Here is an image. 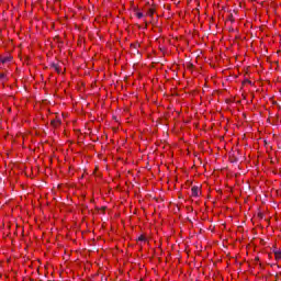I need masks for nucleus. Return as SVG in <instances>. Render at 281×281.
<instances>
[{"label": "nucleus", "instance_id": "f257e3e1", "mask_svg": "<svg viewBox=\"0 0 281 281\" xmlns=\"http://www.w3.org/2000/svg\"><path fill=\"white\" fill-rule=\"evenodd\" d=\"M60 65H63V64L53 63V64H50V67H52V69H54L57 74H63V69H61L63 66H60Z\"/></svg>", "mask_w": 281, "mask_h": 281}, {"label": "nucleus", "instance_id": "f03ea898", "mask_svg": "<svg viewBox=\"0 0 281 281\" xmlns=\"http://www.w3.org/2000/svg\"><path fill=\"white\" fill-rule=\"evenodd\" d=\"M199 187L194 186L191 189V196H199Z\"/></svg>", "mask_w": 281, "mask_h": 281}, {"label": "nucleus", "instance_id": "7ed1b4c3", "mask_svg": "<svg viewBox=\"0 0 281 281\" xmlns=\"http://www.w3.org/2000/svg\"><path fill=\"white\" fill-rule=\"evenodd\" d=\"M10 60H12V57H10V56L2 57V58H1V63H2L3 65H5V63H10Z\"/></svg>", "mask_w": 281, "mask_h": 281}, {"label": "nucleus", "instance_id": "20e7f679", "mask_svg": "<svg viewBox=\"0 0 281 281\" xmlns=\"http://www.w3.org/2000/svg\"><path fill=\"white\" fill-rule=\"evenodd\" d=\"M50 124L56 128L57 126H60V120H53Z\"/></svg>", "mask_w": 281, "mask_h": 281}, {"label": "nucleus", "instance_id": "39448f33", "mask_svg": "<svg viewBox=\"0 0 281 281\" xmlns=\"http://www.w3.org/2000/svg\"><path fill=\"white\" fill-rule=\"evenodd\" d=\"M138 240H140V241H143V243H146V237H145L144 235H140V236L138 237Z\"/></svg>", "mask_w": 281, "mask_h": 281}, {"label": "nucleus", "instance_id": "423d86ee", "mask_svg": "<svg viewBox=\"0 0 281 281\" xmlns=\"http://www.w3.org/2000/svg\"><path fill=\"white\" fill-rule=\"evenodd\" d=\"M274 256L276 258H281V251L280 250L274 251Z\"/></svg>", "mask_w": 281, "mask_h": 281}, {"label": "nucleus", "instance_id": "0eeeda50", "mask_svg": "<svg viewBox=\"0 0 281 281\" xmlns=\"http://www.w3.org/2000/svg\"><path fill=\"white\" fill-rule=\"evenodd\" d=\"M148 14H149V16H153L155 14V9H149Z\"/></svg>", "mask_w": 281, "mask_h": 281}, {"label": "nucleus", "instance_id": "6e6552de", "mask_svg": "<svg viewBox=\"0 0 281 281\" xmlns=\"http://www.w3.org/2000/svg\"><path fill=\"white\" fill-rule=\"evenodd\" d=\"M136 16H137V19H143V18H144V13L137 12V13H136Z\"/></svg>", "mask_w": 281, "mask_h": 281}, {"label": "nucleus", "instance_id": "1a4fd4ad", "mask_svg": "<svg viewBox=\"0 0 281 281\" xmlns=\"http://www.w3.org/2000/svg\"><path fill=\"white\" fill-rule=\"evenodd\" d=\"M131 47H132L133 49H137V47H139V44H138V43L132 44Z\"/></svg>", "mask_w": 281, "mask_h": 281}, {"label": "nucleus", "instance_id": "9d476101", "mask_svg": "<svg viewBox=\"0 0 281 281\" xmlns=\"http://www.w3.org/2000/svg\"><path fill=\"white\" fill-rule=\"evenodd\" d=\"M1 80H5V74H3V72H0V81Z\"/></svg>", "mask_w": 281, "mask_h": 281}, {"label": "nucleus", "instance_id": "9b49d317", "mask_svg": "<svg viewBox=\"0 0 281 281\" xmlns=\"http://www.w3.org/2000/svg\"><path fill=\"white\" fill-rule=\"evenodd\" d=\"M247 82H251L250 80H247Z\"/></svg>", "mask_w": 281, "mask_h": 281}]
</instances>
